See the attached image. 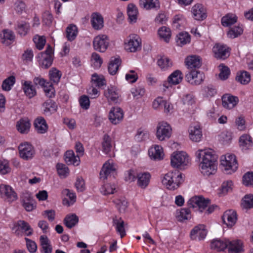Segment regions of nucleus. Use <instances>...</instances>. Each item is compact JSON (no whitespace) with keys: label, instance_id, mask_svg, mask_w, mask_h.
<instances>
[{"label":"nucleus","instance_id":"obj_8","mask_svg":"<svg viewBox=\"0 0 253 253\" xmlns=\"http://www.w3.org/2000/svg\"><path fill=\"white\" fill-rule=\"evenodd\" d=\"M185 79L191 84L197 85L203 82L205 79V75L203 72L197 70H191L186 75Z\"/></svg>","mask_w":253,"mask_h":253},{"label":"nucleus","instance_id":"obj_5","mask_svg":"<svg viewBox=\"0 0 253 253\" xmlns=\"http://www.w3.org/2000/svg\"><path fill=\"white\" fill-rule=\"evenodd\" d=\"M172 129L170 126L165 122H162L157 126L156 136L160 141L168 139L171 136Z\"/></svg>","mask_w":253,"mask_h":253},{"label":"nucleus","instance_id":"obj_64","mask_svg":"<svg viewBox=\"0 0 253 253\" xmlns=\"http://www.w3.org/2000/svg\"><path fill=\"white\" fill-rule=\"evenodd\" d=\"M75 186L78 192H83L85 190V182L82 177H77Z\"/></svg>","mask_w":253,"mask_h":253},{"label":"nucleus","instance_id":"obj_45","mask_svg":"<svg viewBox=\"0 0 253 253\" xmlns=\"http://www.w3.org/2000/svg\"><path fill=\"white\" fill-rule=\"evenodd\" d=\"M127 15L131 22H135L138 13L136 6L132 3H130L127 6Z\"/></svg>","mask_w":253,"mask_h":253},{"label":"nucleus","instance_id":"obj_17","mask_svg":"<svg viewBox=\"0 0 253 253\" xmlns=\"http://www.w3.org/2000/svg\"><path fill=\"white\" fill-rule=\"evenodd\" d=\"M222 219L225 224L228 227H232L236 223L237 220L236 211L232 210L225 211Z\"/></svg>","mask_w":253,"mask_h":253},{"label":"nucleus","instance_id":"obj_25","mask_svg":"<svg viewBox=\"0 0 253 253\" xmlns=\"http://www.w3.org/2000/svg\"><path fill=\"white\" fill-rule=\"evenodd\" d=\"M90 22L92 27L95 30H100L104 26L102 16L98 12H93L91 15Z\"/></svg>","mask_w":253,"mask_h":253},{"label":"nucleus","instance_id":"obj_18","mask_svg":"<svg viewBox=\"0 0 253 253\" xmlns=\"http://www.w3.org/2000/svg\"><path fill=\"white\" fill-rule=\"evenodd\" d=\"M189 138L194 142H199L202 137V128L199 124L192 125L189 128Z\"/></svg>","mask_w":253,"mask_h":253},{"label":"nucleus","instance_id":"obj_54","mask_svg":"<svg viewBox=\"0 0 253 253\" xmlns=\"http://www.w3.org/2000/svg\"><path fill=\"white\" fill-rule=\"evenodd\" d=\"M50 79L53 83L57 84L60 81L61 77V73L60 71L56 68H52L49 71Z\"/></svg>","mask_w":253,"mask_h":253},{"label":"nucleus","instance_id":"obj_33","mask_svg":"<svg viewBox=\"0 0 253 253\" xmlns=\"http://www.w3.org/2000/svg\"><path fill=\"white\" fill-rule=\"evenodd\" d=\"M113 225L115 226L117 233L120 235L121 238H123L126 235L124 220L121 218L118 219L115 217L113 219Z\"/></svg>","mask_w":253,"mask_h":253},{"label":"nucleus","instance_id":"obj_48","mask_svg":"<svg viewBox=\"0 0 253 253\" xmlns=\"http://www.w3.org/2000/svg\"><path fill=\"white\" fill-rule=\"evenodd\" d=\"M29 28L30 25L29 23L24 21H22L18 23L16 30L17 33L21 36H24L27 34L29 30Z\"/></svg>","mask_w":253,"mask_h":253},{"label":"nucleus","instance_id":"obj_12","mask_svg":"<svg viewBox=\"0 0 253 253\" xmlns=\"http://www.w3.org/2000/svg\"><path fill=\"white\" fill-rule=\"evenodd\" d=\"M108 40L106 35L98 36L93 40V44L94 49L100 52H103L108 46Z\"/></svg>","mask_w":253,"mask_h":253},{"label":"nucleus","instance_id":"obj_38","mask_svg":"<svg viewBox=\"0 0 253 253\" xmlns=\"http://www.w3.org/2000/svg\"><path fill=\"white\" fill-rule=\"evenodd\" d=\"M78 222L79 218L75 214H68L64 219L65 225L70 229L74 227Z\"/></svg>","mask_w":253,"mask_h":253},{"label":"nucleus","instance_id":"obj_57","mask_svg":"<svg viewBox=\"0 0 253 253\" xmlns=\"http://www.w3.org/2000/svg\"><path fill=\"white\" fill-rule=\"evenodd\" d=\"M242 204L245 209L253 208V195L249 194L245 195L243 199Z\"/></svg>","mask_w":253,"mask_h":253},{"label":"nucleus","instance_id":"obj_32","mask_svg":"<svg viewBox=\"0 0 253 253\" xmlns=\"http://www.w3.org/2000/svg\"><path fill=\"white\" fill-rule=\"evenodd\" d=\"M137 177L138 185L142 188H145L149 183L150 174L148 172L139 173Z\"/></svg>","mask_w":253,"mask_h":253},{"label":"nucleus","instance_id":"obj_40","mask_svg":"<svg viewBox=\"0 0 253 253\" xmlns=\"http://www.w3.org/2000/svg\"><path fill=\"white\" fill-rule=\"evenodd\" d=\"M101 145L102 151L104 153L107 154L111 151L112 147V140L108 135L105 134L103 136Z\"/></svg>","mask_w":253,"mask_h":253},{"label":"nucleus","instance_id":"obj_60","mask_svg":"<svg viewBox=\"0 0 253 253\" xmlns=\"http://www.w3.org/2000/svg\"><path fill=\"white\" fill-rule=\"evenodd\" d=\"M33 41L36 45V47L39 50H41L43 48L46 42L45 39L43 37H35Z\"/></svg>","mask_w":253,"mask_h":253},{"label":"nucleus","instance_id":"obj_49","mask_svg":"<svg viewBox=\"0 0 253 253\" xmlns=\"http://www.w3.org/2000/svg\"><path fill=\"white\" fill-rule=\"evenodd\" d=\"M91 82L92 85L96 87H100L105 85V80L103 76H98L96 74L92 75Z\"/></svg>","mask_w":253,"mask_h":253},{"label":"nucleus","instance_id":"obj_35","mask_svg":"<svg viewBox=\"0 0 253 253\" xmlns=\"http://www.w3.org/2000/svg\"><path fill=\"white\" fill-rule=\"evenodd\" d=\"M239 145L243 150L250 149L253 146L251 137L248 134L242 135L239 139Z\"/></svg>","mask_w":253,"mask_h":253},{"label":"nucleus","instance_id":"obj_37","mask_svg":"<svg viewBox=\"0 0 253 253\" xmlns=\"http://www.w3.org/2000/svg\"><path fill=\"white\" fill-rule=\"evenodd\" d=\"M22 88L25 94L30 98L34 97L36 94V89L31 84V82H24L22 85Z\"/></svg>","mask_w":253,"mask_h":253},{"label":"nucleus","instance_id":"obj_28","mask_svg":"<svg viewBox=\"0 0 253 253\" xmlns=\"http://www.w3.org/2000/svg\"><path fill=\"white\" fill-rule=\"evenodd\" d=\"M31 126V124L28 118H22L16 123V128L21 133H27Z\"/></svg>","mask_w":253,"mask_h":253},{"label":"nucleus","instance_id":"obj_63","mask_svg":"<svg viewBox=\"0 0 253 253\" xmlns=\"http://www.w3.org/2000/svg\"><path fill=\"white\" fill-rule=\"evenodd\" d=\"M10 169L9 167L8 162L6 160L0 161V173L5 174L9 172Z\"/></svg>","mask_w":253,"mask_h":253},{"label":"nucleus","instance_id":"obj_44","mask_svg":"<svg viewBox=\"0 0 253 253\" xmlns=\"http://www.w3.org/2000/svg\"><path fill=\"white\" fill-rule=\"evenodd\" d=\"M66 36L68 40L72 41L75 39L78 33L77 27L74 25H70L66 28Z\"/></svg>","mask_w":253,"mask_h":253},{"label":"nucleus","instance_id":"obj_22","mask_svg":"<svg viewBox=\"0 0 253 253\" xmlns=\"http://www.w3.org/2000/svg\"><path fill=\"white\" fill-rule=\"evenodd\" d=\"M207 232L203 224L195 227L191 231L190 236L192 240H203L207 235Z\"/></svg>","mask_w":253,"mask_h":253},{"label":"nucleus","instance_id":"obj_36","mask_svg":"<svg viewBox=\"0 0 253 253\" xmlns=\"http://www.w3.org/2000/svg\"><path fill=\"white\" fill-rule=\"evenodd\" d=\"M23 206L28 211H32L35 207V201L30 194L27 193L23 197Z\"/></svg>","mask_w":253,"mask_h":253},{"label":"nucleus","instance_id":"obj_53","mask_svg":"<svg viewBox=\"0 0 253 253\" xmlns=\"http://www.w3.org/2000/svg\"><path fill=\"white\" fill-rule=\"evenodd\" d=\"M100 191L104 195L113 194L116 191V185L114 184L106 183L101 187Z\"/></svg>","mask_w":253,"mask_h":253},{"label":"nucleus","instance_id":"obj_26","mask_svg":"<svg viewBox=\"0 0 253 253\" xmlns=\"http://www.w3.org/2000/svg\"><path fill=\"white\" fill-rule=\"evenodd\" d=\"M34 126L39 133H44L46 132L48 126L45 119L42 117H38L34 121Z\"/></svg>","mask_w":253,"mask_h":253},{"label":"nucleus","instance_id":"obj_59","mask_svg":"<svg viewBox=\"0 0 253 253\" xmlns=\"http://www.w3.org/2000/svg\"><path fill=\"white\" fill-rule=\"evenodd\" d=\"M148 137V132L146 130H142L141 128L137 130V132L135 136V139L138 142L142 141Z\"/></svg>","mask_w":253,"mask_h":253},{"label":"nucleus","instance_id":"obj_14","mask_svg":"<svg viewBox=\"0 0 253 253\" xmlns=\"http://www.w3.org/2000/svg\"><path fill=\"white\" fill-rule=\"evenodd\" d=\"M238 102L239 98L237 96L230 94H225L222 96V104L225 109H232Z\"/></svg>","mask_w":253,"mask_h":253},{"label":"nucleus","instance_id":"obj_58","mask_svg":"<svg viewBox=\"0 0 253 253\" xmlns=\"http://www.w3.org/2000/svg\"><path fill=\"white\" fill-rule=\"evenodd\" d=\"M243 184L247 186L253 187V172H248L243 177Z\"/></svg>","mask_w":253,"mask_h":253},{"label":"nucleus","instance_id":"obj_29","mask_svg":"<svg viewBox=\"0 0 253 253\" xmlns=\"http://www.w3.org/2000/svg\"><path fill=\"white\" fill-rule=\"evenodd\" d=\"M140 6L147 10L155 9L158 10L160 7L159 0H139Z\"/></svg>","mask_w":253,"mask_h":253},{"label":"nucleus","instance_id":"obj_30","mask_svg":"<svg viewBox=\"0 0 253 253\" xmlns=\"http://www.w3.org/2000/svg\"><path fill=\"white\" fill-rule=\"evenodd\" d=\"M148 154L151 159L161 160L164 156L162 147L158 145L151 147L148 151Z\"/></svg>","mask_w":253,"mask_h":253},{"label":"nucleus","instance_id":"obj_3","mask_svg":"<svg viewBox=\"0 0 253 253\" xmlns=\"http://www.w3.org/2000/svg\"><path fill=\"white\" fill-rule=\"evenodd\" d=\"M221 166L223 171L230 174L234 172L238 168L237 161L234 155L227 154L221 157Z\"/></svg>","mask_w":253,"mask_h":253},{"label":"nucleus","instance_id":"obj_41","mask_svg":"<svg viewBox=\"0 0 253 253\" xmlns=\"http://www.w3.org/2000/svg\"><path fill=\"white\" fill-rule=\"evenodd\" d=\"M236 80L242 84H247L251 81L250 74L245 71L238 73Z\"/></svg>","mask_w":253,"mask_h":253},{"label":"nucleus","instance_id":"obj_16","mask_svg":"<svg viewBox=\"0 0 253 253\" xmlns=\"http://www.w3.org/2000/svg\"><path fill=\"white\" fill-rule=\"evenodd\" d=\"M13 230L15 231L16 235L19 234L20 230L25 232L27 236H30L33 234V229L29 224L27 222L21 220H18L14 224Z\"/></svg>","mask_w":253,"mask_h":253},{"label":"nucleus","instance_id":"obj_46","mask_svg":"<svg viewBox=\"0 0 253 253\" xmlns=\"http://www.w3.org/2000/svg\"><path fill=\"white\" fill-rule=\"evenodd\" d=\"M40 242L43 253H51L52 252V249L49 241L46 236L42 235L40 237Z\"/></svg>","mask_w":253,"mask_h":253},{"label":"nucleus","instance_id":"obj_2","mask_svg":"<svg viewBox=\"0 0 253 253\" xmlns=\"http://www.w3.org/2000/svg\"><path fill=\"white\" fill-rule=\"evenodd\" d=\"M184 178V175L175 169L166 173L162 179V182L168 189L174 190L177 189L183 181Z\"/></svg>","mask_w":253,"mask_h":253},{"label":"nucleus","instance_id":"obj_19","mask_svg":"<svg viewBox=\"0 0 253 253\" xmlns=\"http://www.w3.org/2000/svg\"><path fill=\"white\" fill-rule=\"evenodd\" d=\"M116 169L113 163H110L109 161L106 162L103 166L100 172V176L101 179H107L115 173Z\"/></svg>","mask_w":253,"mask_h":253},{"label":"nucleus","instance_id":"obj_34","mask_svg":"<svg viewBox=\"0 0 253 253\" xmlns=\"http://www.w3.org/2000/svg\"><path fill=\"white\" fill-rule=\"evenodd\" d=\"M121 63V60L119 57L112 58L108 67V72L110 74L112 75L116 74Z\"/></svg>","mask_w":253,"mask_h":253},{"label":"nucleus","instance_id":"obj_13","mask_svg":"<svg viewBox=\"0 0 253 253\" xmlns=\"http://www.w3.org/2000/svg\"><path fill=\"white\" fill-rule=\"evenodd\" d=\"M212 51L216 58L225 59L230 55L229 48L224 45L216 43L212 48Z\"/></svg>","mask_w":253,"mask_h":253},{"label":"nucleus","instance_id":"obj_27","mask_svg":"<svg viewBox=\"0 0 253 253\" xmlns=\"http://www.w3.org/2000/svg\"><path fill=\"white\" fill-rule=\"evenodd\" d=\"M227 248L229 253H241L243 251V243L240 240H227Z\"/></svg>","mask_w":253,"mask_h":253},{"label":"nucleus","instance_id":"obj_61","mask_svg":"<svg viewBox=\"0 0 253 253\" xmlns=\"http://www.w3.org/2000/svg\"><path fill=\"white\" fill-rule=\"evenodd\" d=\"M221 68L220 69V72L219 74V77L221 80H225L227 79L230 73L229 68L226 66L222 65Z\"/></svg>","mask_w":253,"mask_h":253},{"label":"nucleus","instance_id":"obj_21","mask_svg":"<svg viewBox=\"0 0 253 253\" xmlns=\"http://www.w3.org/2000/svg\"><path fill=\"white\" fill-rule=\"evenodd\" d=\"M183 79L182 74L179 70H176L170 74L168 78V81L163 84L164 86L168 88L169 84H179Z\"/></svg>","mask_w":253,"mask_h":253},{"label":"nucleus","instance_id":"obj_4","mask_svg":"<svg viewBox=\"0 0 253 253\" xmlns=\"http://www.w3.org/2000/svg\"><path fill=\"white\" fill-rule=\"evenodd\" d=\"M189 163L187 154L183 151L174 152L171 157V165L174 168L182 169Z\"/></svg>","mask_w":253,"mask_h":253},{"label":"nucleus","instance_id":"obj_47","mask_svg":"<svg viewBox=\"0 0 253 253\" xmlns=\"http://www.w3.org/2000/svg\"><path fill=\"white\" fill-rule=\"evenodd\" d=\"M43 107L44 108L43 111L45 114L51 113V112H55L57 108L56 103L50 99H48L44 102Z\"/></svg>","mask_w":253,"mask_h":253},{"label":"nucleus","instance_id":"obj_7","mask_svg":"<svg viewBox=\"0 0 253 253\" xmlns=\"http://www.w3.org/2000/svg\"><path fill=\"white\" fill-rule=\"evenodd\" d=\"M210 203L209 199H205L202 196H195L189 199L187 204L189 208H198L200 212H203Z\"/></svg>","mask_w":253,"mask_h":253},{"label":"nucleus","instance_id":"obj_15","mask_svg":"<svg viewBox=\"0 0 253 253\" xmlns=\"http://www.w3.org/2000/svg\"><path fill=\"white\" fill-rule=\"evenodd\" d=\"M191 12L193 18L197 20H203L207 16L205 7L200 3H196L193 5Z\"/></svg>","mask_w":253,"mask_h":253},{"label":"nucleus","instance_id":"obj_42","mask_svg":"<svg viewBox=\"0 0 253 253\" xmlns=\"http://www.w3.org/2000/svg\"><path fill=\"white\" fill-rule=\"evenodd\" d=\"M237 20V17L233 14H227L221 19V23L223 26L228 27L235 23Z\"/></svg>","mask_w":253,"mask_h":253},{"label":"nucleus","instance_id":"obj_10","mask_svg":"<svg viewBox=\"0 0 253 253\" xmlns=\"http://www.w3.org/2000/svg\"><path fill=\"white\" fill-rule=\"evenodd\" d=\"M0 194L2 198L8 202H12L17 199V195L14 190L9 185L1 184Z\"/></svg>","mask_w":253,"mask_h":253},{"label":"nucleus","instance_id":"obj_55","mask_svg":"<svg viewBox=\"0 0 253 253\" xmlns=\"http://www.w3.org/2000/svg\"><path fill=\"white\" fill-rule=\"evenodd\" d=\"M56 168L59 175L65 178L69 174V170L68 168L65 165L63 164H57Z\"/></svg>","mask_w":253,"mask_h":253},{"label":"nucleus","instance_id":"obj_51","mask_svg":"<svg viewBox=\"0 0 253 253\" xmlns=\"http://www.w3.org/2000/svg\"><path fill=\"white\" fill-rule=\"evenodd\" d=\"M158 66L163 70H166L172 65V62L166 56L161 57L157 61Z\"/></svg>","mask_w":253,"mask_h":253},{"label":"nucleus","instance_id":"obj_6","mask_svg":"<svg viewBox=\"0 0 253 253\" xmlns=\"http://www.w3.org/2000/svg\"><path fill=\"white\" fill-rule=\"evenodd\" d=\"M18 150L20 158L26 161L32 159L35 154L33 146L27 142L20 143Z\"/></svg>","mask_w":253,"mask_h":253},{"label":"nucleus","instance_id":"obj_50","mask_svg":"<svg viewBox=\"0 0 253 253\" xmlns=\"http://www.w3.org/2000/svg\"><path fill=\"white\" fill-rule=\"evenodd\" d=\"M15 83V78L11 76L5 79L2 84V88L5 91H9Z\"/></svg>","mask_w":253,"mask_h":253},{"label":"nucleus","instance_id":"obj_9","mask_svg":"<svg viewBox=\"0 0 253 253\" xmlns=\"http://www.w3.org/2000/svg\"><path fill=\"white\" fill-rule=\"evenodd\" d=\"M141 39L137 35L129 36L127 42H125V48L127 51L134 52L141 49Z\"/></svg>","mask_w":253,"mask_h":253},{"label":"nucleus","instance_id":"obj_23","mask_svg":"<svg viewBox=\"0 0 253 253\" xmlns=\"http://www.w3.org/2000/svg\"><path fill=\"white\" fill-rule=\"evenodd\" d=\"M123 111L119 107L112 108L109 112V120L115 125L119 124L123 120Z\"/></svg>","mask_w":253,"mask_h":253},{"label":"nucleus","instance_id":"obj_39","mask_svg":"<svg viewBox=\"0 0 253 253\" xmlns=\"http://www.w3.org/2000/svg\"><path fill=\"white\" fill-rule=\"evenodd\" d=\"M227 240H222L221 239L213 240L211 243L212 249L217 251H222L227 248Z\"/></svg>","mask_w":253,"mask_h":253},{"label":"nucleus","instance_id":"obj_20","mask_svg":"<svg viewBox=\"0 0 253 253\" xmlns=\"http://www.w3.org/2000/svg\"><path fill=\"white\" fill-rule=\"evenodd\" d=\"M186 65L191 70L199 69L202 65L201 58L197 55L188 56L185 60Z\"/></svg>","mask_w":253,"mask_h":253},{"label":"nucleus","instance_id":"obj_11","mask_svg":"<svg viewBox=\"0 0 253 253\" xmlns=\"http://www.w3.org/2000/svg\"><path fill=\"white\" fill-rule=\"evenodd\" d=\"M52 54V48L50 45H48L45 51L41 53L42 60L40 64L42 68L47 69L51 66L53 62Z\"/></svg>","mask_w":253,"mask_h":253},{"label":"nucleus","instance_id":"obj_52","mask_svg":"<svg viewBox=\"0 0 253 253\" xmlns=\"http://www.w3.org/2000/svg\"><path fill=\"white\" fill-rule=\"evenodd\" d=\"M159 36L163 38L166 42H168L170 37L171 32L169 28L163 26L159 28L158 31Z\"/></svg>","mask_w":253,"mask_h":253},{"label":"nucleus","instance_id":"obj_31","mask_svg":"<svg viewBox=\"0 0 253 253\" xmlns=\"http://www.w3.org/2000/svg\"><path fill=\"white\" fill-rule=\"evenodd\" d=\"M65 161L68 165H79L80 158L79 156H75L74 152L72 150L67 151L65 154Z\"/></svg>","mask_w":253,"mask_h":253},{"label":"nucleus","instance_id":"obj_1","mask_svg":"<svg viewBox=\"0 0 253 253\" xmlns=\"http://www.w3.org/2000/svg\"><path fill=\"white\" fill-rule=\"evenodd\" d=\"M196 158L202 162L200 164L201 173L205 176L213 174L217 169V156L211 149L199 150L196 153Z\"/></svg>","mask_w":253,"mask_h":253},{"label":"nucleus","instance_id":"obj_56","mask_svg":"<svg viewBox=\"0 0 253 253\" xmlns=\"http://www.w3.org/2000/svg\"><path fill=\"white\" fill-rule=\"evenodd\" d=\"M243 33V29L239 26L231 28L228 32V36L232 39L235 38L241 35Z\"/></svg>","mask_w":253,"mask_h":253},{"label":"nucleus","instance_id":"obj_24","mask_svg":"<svg viewBox=\"0 0 253 253\" xmlns=\"http://www.w3.org/2000/svg\"><path fill=\"white\" fill-rule=\"evenodd\" d=\"M104 94L109 102H117L120 96L118 89L113 86H109L104 91Z\"/></svg>","mask_w":253,"mask_h":253},{"label":"nucleus","instance_id":"obj_62","mask_svg":"<svg viewBox=\"0 0 253 253\" xmlns=\"http://www.w3.org/2000/svg\"><path fill=\"white\" fill-rule=\"evenodd\" d=\"M233 182L231 180H228L224 182L221 186V192L223 194H226L231 192L233 188Z\"/></svg>","mask_w":253,"mask_h":253},{"label":"nucleus","instance_id":"obj_43","mask_svg":"<svg viewBox=\"0 0 253 253\" xmlns=\"http://www.w3.org/2000/svg\"><path fill=\"white\" fill-rule=\"evenodd\" d=\"M175 40L177 44L181 46L190 42V37L187 33L182 32L177 35Z\"/></svg>","mask_w":253,"mask_h":253}]
</instances>
